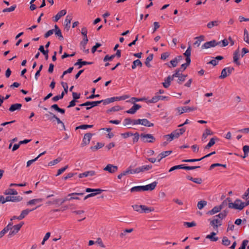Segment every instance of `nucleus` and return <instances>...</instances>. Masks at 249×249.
I'll list each match as a JSON object with an SVG mask.
<instances>
[{
  "instance_id": "1",
  "label": "nucleus",
  "mask_w": 249,
  "mask_h": 249,
  "mask_svg": "<svg viewBox=\"0 0 249 249\" xmlns=\"http://www.w3.org/2000/svg\"><path fill=\"white\" fill-rule=\"evenodd\" d=\"M133 209L140 213H149L154 211L153 207H148L145 205H134L132 206Z\"/></svg>"
},
{
  "instance_id": "2",
  "label": "nucleus",
  "mask_w": 249,
  "mask_h": 249,
  "mask_svg": "<svg viewBox=\"0 0 249 249\" xmlns=\"http://www.w3.org/2000/svg\"><path fill=\"white\" fill-rule=\"evenodd\" d=\"M236 202L238 203V205L237 204H231L230 206L231 207L234 208V209L242 210L245 207L249 205V200L246 202H242V200L240 199L237 198L236 199Z\"/></svg>"
},
{
  "instance_id": "3",
  "label": "nucleus",
  "mask_w": 249,
  "mask_h": 249,
  "mask_svg": "<svg viewBox=\"0 0 249 249\" xmlns=\"http://www.w3.org/2000/svg\"><path fill=\"white\" fill-rule=\"evenodd\" d=\"M141 141L143 142H154L156 141L155 138L151 134L141 133L140 134Z\"/></svg>"
},
{
  "instance_id": "4",
  "label": "nucleus",
  "mask_w": 249,
  "mask_h": 249,
  "mask_svg": "<svg viewBox=\"0 0 249 249\" xmlns=\"http://www.w3.org/2000/svg\"><path fill=\"white\" fill-rule=\"evenodd\" d=\"M24 222H21L19 224L12 226V230L10 231L8 235V237H11L12 236L16 235L20 230Z\"/></svg>"
},
{
  "instance_id": "5",
  "label": "nucleus",
  "mask_w": 249,
  "mask_h": 249,
  "mask_svg": "<svg viewBox=\"0 0 249 249\" xmlns=\"http://www.w3.org/2000/svg\"><path fill=\"white\" fill-rule=\"evenodd\" d=\"M233 67H227L223 69L221 71V75L219 76L220 79H224L229 75L232 71H234Z\"/></svg>"
},
{
  "instance_id": "6",
  "label": "nucleus",
  "mask_w": 249,
  "mask_h": 249,
  "mask_svg": "<svg viewBox=\"0 0 249 249\" xmlns=\"http://www.w3.org/2000/svg\"><path fill=\"white\" fill-rule=\"evenodd\" d=\"M50 115H52V117H51V118H48V120L52 121L53 119H54L57 121V123L58 124H61L62 128L60 129L61 130H65V125L64 124V123L55 114H54L52 112H49V113H46L45 115V116H49Z\"/></svg>"
},
{
  "instance_id": "7",
  "label": "nucleus",
  "mask_w": 249,
  "mask_h": 249,
  "mask_svg": "<svg viewBox=\"0 0 249 249\" xmlns=\"http://www.w3.org/2000/svg\"><path fill=\"white\" fill-rule=\"evenodd\" d=\"M221 41L217 42L215 40H213L210 41L205 42L201 47L202 49H208L211 47H214L219 45Z\"/></svg>"
},
{
  "instance_id": "8",
  "label": "nucleus",
  "mask_w": 249,
  "mask_h": 249,
  "mask_svg": "<svg viewBox=\"0 0 249 249\" xmlns=\"http://www.w3.org/2000/svg\"><path fill=\"white\" fill-rule=\"evenodd\" d=\"M237 204L238 205V203L236 202V200H235L234 203H232L231 202V199L230 197H227L226 199H225L221 204L219 205L220 207H221V210L223 208H224L225 207H226L228 205V207L229 208L231 209H234L233 207H231L230 206L231 204Z\"/></svg>"
},
{
  "instance_id": "9",
  "label": "nucleus",
  "mask_w": 249,
  "mask_h": 249,
  "mask_svg": "<svg viewBox=\"0 0 249 249\" xmlns=\"http://www.w3.org/2000/svg\"><path fill=\"white\" fill-rule=\"evenodd\" d=\"M114 102V99H113V97H111V98H107V99H106L105 100H100V101H94V102H92V103H91V104H92L91 105H94V106H98L99 104H100V103H103V105H107V104H109L111 103H112Z\"/></svg>"
},
{
  "instance_id": "10",
  "label": "nucleus",
  "mask_w": 249,
  "mask_h": 249,
  "mask_svg": "<svg viewBox=\"0 0 249 249\" xmlns=\"http://www.w3.org/2000/svg\"><path fill=\"white\" fill-rule=\"evenodd\" d=\"M114 102V99H113V97H111V98H107V99H106L105 100H100V101H94V102H92V103H91V104H92L91 105H94V106H98L99 104H100V103H103V105H107V104H109L111 103H112Z\"/></svg>"
},
{
  "instance_id": "11",
  "label": "nucleus",
  "mask_w": 249,
  "mask_h": 249,
  "mask_svg": "<svg viewBox=\"0 0 249 249\" xmlns=\"http://www.w3.org/2000/svg\"><path fill=\"white\" fill-rule=\"evenodd\" d=\"M196 109L197 108L196 107H190L188 106H185L183 107H178L177 108V110L179 111V110H181V111L179 113V115H180L184 112H188L196 110Z\"/></svg>"
},
{
  "instance_id": "12",
  "label": "nucleus",
  "mask_w": 249,
  "mask_h": 249,
  "mask_svg": "<svg viewBox=\"0 0 249 249\" xmlns=\"http://www.w3.org/2000/svg\"><path fill=\"white\" fill-rule=\"evenodd\" d=\"M92 134L90 133H87L84 135V138L81 143V146L84 147L89 143Z\"/></svg>"
},
{
  "instance_id": "13",
  "label": "nucleus",
  "mask_w": 249,
  "mask_h": 249,
  "mask_svg": "<svg viewBox=\"0 0 249 249\" xmlns=\"http://www.w3.org/2000/svg\"><path fill=\"white\" fill-rule=\"evenodd\" d=\"M104 170L107 171L110 173H114L118 170V166L111 164H108L104 168Z\"/></svg>"
},
{
  "instance_id": "14",
  "label": "nucleus",
  "mask_w": 249,
  "mask_h": 249,
  "mask_svg": "<svg viewBox=\"0 0 249 249\" xmlns=\"http://www.w3.org/2000/svg\"><path fill=\"white\" fill-rule=\"evenodd\" d=\"M240 51H239V48L236 50L235 52L233 53V62L235 63L237 66L240 65V62L239 61V59L240 58Z\"/></svg>"
},
{
  "instance_id": "15",
  "label": "nucleus",
  "mask_w": 249,
  "mask_h": 249,
  "mask_svg": "<svg viewBox=\"0 0 249 249\" xmlns=\"http://www.w3.org/2000/svg\"><path fill=\"white\" fill-rule=\"evenodd\" d=\"M152 168V165H143L142 166L136 168L135 169V172L136 174L139 173L140 172H143L145 171H148Z\"/></svg>"
},
{
  "instance_id": "16",
  "label": "nucleus",
  "mask_w": 249,
  "mask_h": 249,
  "mask_svg": "<svg viewBox=\"0 0 249 249\" xmlns=\"http://www.w3.org/2000/svg\"><path fill=\"white\" fill-rule=\"evenodd\" d=\"M40 206H41V205L36 207L35 208H34L32 210H29L28 209H27L23 210L21 212L20 214L18 216V220H22L25 217V216L27 215L30 212H32V211L36 210L37 208H38Z\"/></svg>"
},
{
  "instance_id": "17",
  "label": "nucleus",
  "mask_w": 249,
  "mask_h": 249,
  "mask_svg": "<svg viewBox=\"0 0 249 249\" xmlns=\"http://www.w3.org/2000/svg\"><path fill=\"white\" fill-rule=\"evenodd\" d=\"M23 198L22 196H6V200H8V201H11L13 202H18L21 201Z\"/></svg>"
},
{
  "instance_id": "18",
  "label": "nucleus",
  "mask_w": 249,
  "mask_h": 249,
  "mask_svg": "<svg viewBox=\"0 0 249 249\" xmlns=\"http://www.w3.org/2000/svg\"><path fill=\"white\" fill-rule=\"evenodd\" d=\"M93 63V62H88L83 61L82 59H78L77 61L74 64V66H78V69L81 68L82 66L87 65H91Z\"/></svg>"
},
{
  "instance_id": "19",
  "label": "nucleus",
  "mask_w": 249,
  "mask_h": 249,
  "mask_svg": "<svg viewBox=\"0 0 249 249\" xmlns=\"http://www.w3.org/2000/svg\"><path fill=\"white\" fill-rule=\"evenodd\" d=\"M186 131L185 127H182L180 129H177L173 131L172 133L175 136V138H178L180 135H182Z\"/></svg>"
},
{
  "instance_id": "20",
  "label": "nucleus",
  "mask_w": 249,
  "mask_h": 249,
  "mask_svg": "<svg viewBox=\"0 0 249 249\" xmlns=\"http://www.w3.org/2000/svg\"><path fill=\"white\" fill-rule=\"evenodd\" d=\"M141 108V105L134 103L133 107L129 110H126V112L128 114H134L137 111V110Z\"/></svg>"
},
{
  "instance_id": "21",
  "label": "nucleus",
  "mask_w": 249,
  "mask_h": 249,
  "mask_svg": "<svg viewBox=\"0 0 249 249\" xmlns=\"http://www.w3.org/2000/svg\"><path fill=\"white\" fill-rule=\"evenodd\" d=\"M96 175V172L94 171L91 170L86 171L83 173L79 174L78 175V177L79 178H82L84 177H87L88 176H93Z\"/></svg>"
},
{
  "instance_id": "22",
  "label": "nucleus",
  "mask_w": 249,
  "mask_h": 249,
  "mask_svg": "<svg viewBox=\"0 0 249 249\" xmlns=\"http://www.w3.org/2000/svg\"><path fill=\"white\" fill-rule=\"evenodd\" d=\"M22 107V104L20 103L14 104L11 105L9 108V111L14 112L16 110H20Z\"/></svg>"
},
{
  "instance_id": "23",
  "label": "nucleus",
  "mask_w": 249,
  "mask_h": 249,
  "mask_svg": "<svg viewBox=\"0 0 249 249\" xmlns=\"http://www.w3.org/2000/svg\"><path fill=\"white\" fill-rule=\"evenodd\" d=\"M72 17L71 15H67L64 21V26L65 28L68 31L71 27V22Z\"/></svg>"
},
{
  "instance_id": "24",
  "label": "nucleus",
  "mask_w": 249,
  "mask_h": 249,
  "mask_svg": "<svg viewBox=\"0 0 249 249\" xmlns=\"http://www.w3.org/2000/svg\"><path fill=\"white\" fill-rule=\"evenodd\" d=\"M229 213V210L227 209L224 210L222 212L216 215L213 216V218H219V219L223 220L228 215Z\"/></svg>"
},
{
  "instance_id": "25",
  "label": "nucleus",
  "mask_w": 249,
  "mask_h": 249,
  "mask_svg": "<svg viewBox=\"0 0 249 249\" xmlns=\"http://www.w3.org/2000/svg\"><path fill=\"white\" fill-rule=\"evenodd\" d=\"M192 48L190 45L188 47L186 51L183 53V55L186 57V61H189L191 62V53Z\"/></svg>"
},
{
  "instance_id": "26",
  "label": "nucleus",
  "mask_w": 249,
  "mask_h": 249,
  "mask_svg": "<svg viewBox=\"0 0 249 249\" xmlns=\"http://www.w3.org/2000/svg\"><path fill=\"white\" fill-rule=\"evenodd\" d=\"M67 13V11L66 10H62L58 12V13L54 17V19L53 21L54 22H57L62 17L65 15Z\"/></svg>"
},
{
  "instance_id": "27",
  "label": "nucleus",
  "mask_w": 249,
  "mask_h": 249,
  "mask_svg": "<svg viewBox=\"0 0 249 249\" xmlns=\"http://www.w3.org/2000/svg\"><path fill=\"white\" fill-rule=\"evenodd\" d=\"M221 210L219 205L214 207L211 210L208 211L206 213L209 215H213L216 213Z\"/></svg>"
},
{
  "instance_id": "28",
  "label": "nucleus",
  "mask_w": 249,
  "mask_h": 249,
  "mask_svg": "<svg viewBox=\"0 0 249 249\" xmlns=\"http://www.w3.org/2000/svg\"><path fill=\"white\" fill-rule=\"evenodd\" d=\"M157 184V183L155 181L148 185L143 186L144 191L153 190L155 188Z\"/></svg>"
},
{
  "instance_id": "29",
  "label": "nucleus",
  "mask_w": 249,
  "mask_h": 249,
  "mask_svg": "<svg viewBox=\"0 0 249 249\" xmlns=\"http://www.w3.org/2000/svg\"><path fill=\"white\" fill-rule=\"evenodd\" d=\"M221 23V21L219 20H215L213 21H212L209 22L207 24V27L209 29H212L214 26H217L219 25V24Z\"/></svg>"
},
{
  "instance_id": "30",
  "label": "nucleus",
  "mask_w": 249,
  "mask_h": 249,
  "mask_svg": "<svg viewBox=\"0 0 249 249\" xmlns=\"http://www.w3.org/2000/svg\"><path fill=\"white\" fill-rule=\"evenodd\" d=\"M208 221L210 222V225L213 227L214 230L216 231L217 232H218V230L217 225L215 222V218L213 217V219L210 218L208 219Z\"/></svg>"
},
{
  "instance_id": "31",
  "label": "nucleus",
  "mask_w": 249,
  "mask_h": 249,
  "mask_svg": "<svg viewBox=\"0 0 249 249\" xmlns=\"http://www.w3.org/2000/svg\"><path fill=\"white\" fill-rule=\"evenodd\" d=\"M172 153V151H171V150L166 151H163V152H161L158 156V158L160 157V159L158 160V161L159 162L160 161L161 159L168 156Z\"/></svg>"
},
{
  "instance_id": "32",
  "label": "nucleus",
  "mask_w": 249,
  "mask_h": 249,
  "mask_svg": "<svg viewBox=\"0 0 249 249\" xmlns=\"http://www.w3.org/2000/svg\"><path fill=\"white\" fill-rule=\"evenodd\" d=\"M5 195L11 196V195H17L18 192L14 189L9 188L5 191L3 193Z\"/></svg>"
},
{
  "instance_id": "33",
  "label": "nucleus",
  "mask_w": 249,
  "mask_h": 249,
  "mask_svg": "<svg viewBox=\"0 0 249 249\" xmlns=\"http://www.w3.org/2000/svg\"><path fill=\"white\" fill-rule=\"evenodd\" d=\"M216 140H218V139L216 137L211 138L209 143L205 146V149H209L210 147L213 146L215 144Z\"/></svg>"
},
{
  "instance_id": "34",
  "label": "nucleus",
  "mask_w": 249,
  "mask_h": 249,
  "mask_svg": "<svg viewBox=\"0 0 249 249\" xmlns=\"http://www.w3.org/2000/svg\"><path fill=\"white\" fill-rule=\"evenodd\" d=\"M92 102H94V101H87L84 103L79 105V106L80 107L87 106V107L86 108V110H89V109H91L92 107L96 106H94H94L91 105L92 104H91V103H92Z\"/></svg>"
},
{
  "instance_id": "35",
  "label": "nucleus",
  "mask_w": 249,
  "mask_h": 249,
  "mask_svg": "<svg viewBox=\"0 0 249 249\" xmlns=\"http://www.w3.org/2000/svg\"><path fill=\"white\" fill-rule=\"evenodd\" d=\"M217 232H212L210 234L207 235L206 236V238L210 239L212 241L216 242L218 240V238L217 237H215L214 236L216 234Z\"/></svg>"
},
{
  "instance_id": "36",
  "label": "nucleus",
  "mask_w": 249,
  "mask_h": 249,
  "mask_svg": "<svg viewBox=\"0 0 249 249\" xmlns=\"http://www.w3.org/2000/svg\"><path fill=\"white\" fill-rule=\"evenodd\" d=\"M186 178L188 180H191L198 184H201L202 182V179H201V178H194L189 176H187Z\"/></svg>"
},
{
  "instance_id": "37",
  "label": "nucleus",
  "mask_w": 249,
  "mask_h": 249,
  "mask_svg": "<svg viewBox=\"0 0 249 249\" xmlns=\"http://www.w3.org/2000/svg\"><path fill=\"white\" fill-rule=\"evenodd\" d=\"M51 108L53 109L61 114H64L65 112V110L64 109L60 108L57 104L53 105L51 107Z\"/></svg>"
},
{
  "instance_id": "38",
  "label": "nucleus",
  "mask_w": 249,
  "mask_h": 249,
  "mask_svg": "<svg viewBox=\"0 0 249 249\" xmlns=\"http://www.w3.org/2000/svg\"><path fill=\"white\" fill-rule=\"evenodd\" d=\"M144 191L143 186H137L133 187L130 189V192L131 193L136 192H142Z\"/></svg>"
},
{
  "instance_id": "39",
  "label": "nucleus",
  "mask_w": 249,
  "mask_h": 249,
  "mask_svg": "<svg viewBox=\"0 0 249 249\" xmlns=\"http://www.w3.org/2000/svg\"><path fill=\"white\" fill-rule=\"evenodd\" d=\"M137 66L139 67H142V62L139 59H137L134 60L133 62L131 68L132 69H135Z\"/></svg>"
},
{
  "instance_id": "40",
  "label": "nucleus",
  "mask_w": 249,
  "mask_h": 249,
  "mask_svg": "<svg viewBox=\"0 0 249 249\" xmlns=\"http://www.w3.org/2000/svg\"><path fill=\"white\" fill-rule=\"evenodd\" d=\"M153 58V54H150L146 58L145 64L148 67L150 68L151 67V65L150 64V62L152 60Z\"/></svg>"
},
{
  "instance_id": "41",
  "label": "nucleus",
  "mask_w": 249,
  "mask_h": 249,
  "mask_svg": "<svg viewBox=\"0 0 249 249\" xmlns=\"http://www.w3.org/2000/svg\"><path fill=\"white\" fill-rule=\"evenodd\" d=\"M43 198H41L33 199L29 200L27 202V205H34V204H36L37 203L41 202L43 201Z\"/></svg>"
},
{
  "instance_id": "42",
  "label": "nucleus",
  "mask_w": 249,
  "mask_h": 249,
  "mask_svg": "<svg viewBox=\"0 0 249 249\" xmlns=\"http://www.w3.org/2000/svg\"><path fill=\"white\" fill-rule=\"evenodd\" d=\"M122 109V108L121 107L117 105V106H114V107H112L111 108L107 109V113H109L111 112L118 111H119Z\"/></svg>"
},
{
  "instance_id": "43",
  "label": "nucleus",
  "mask_w": 249,
  "mask_h": 249,
  "mask_svg": "<svg viewBox=\"0 0 249 249\" xmlns=\"http://www.w3.org/2000/svg\"><path fill=\"white\" fill-rule=\"evenodd\" d=\"M131 166H130L125 171L122 172L124 176L128 174H136L135 169H131Z\"/></svg>"
},
{
  "instance_id": "44",
  "label": "nucleus",
  "mask_w": 249,
  "mask_h": 249,
  "mask_svg": "<svg viewBox=\"0 0 249 249\" xmlns=\"http://www.w3.org/2000/svg\"><path fill=\"white\" fill-rule=\"evenodd\" d=\"M142 125L147 127H152L154 125L153 123L150 122L146 119H142Z\"/></svg>"
},
{
  "instance_id": "45",
  "label": "nucleus",
  "mask_w": 249,
  "mask_h": 249,
  "mask_svg": "<svg viewBox=\"0 0 249 249\" xmlns=\"http://www.w3.org/2000/svg\"><path fill=\"white\" fill-rule=\"evenodd\" d=\"M177 60L174 58L173 60H171L169 63H166L165 64L169 67H176L178 65Z\"/></svg>"
},
{
  "instance_id": "46",
  "label": "nucleus",
  "mask_w": 249,
  "mask_h": 249,
  "mask_svg": "<svg viewBox=\"0 0 249 249\" xmlns=\"http://www.w3.org/2000/svg\"><path fill=\"white\" fill-rule=\"evenodd\" d=\"M191 62L189 61H186V63L182 64L179 68L178 69L180 71H184L187 67H188L190 65Z\"/></svg>"
},
{
  "instance_id": "47",
  "label": "nucleus",
  "mask_w": 249,
  "mask_h": 249,
  "mask_svg": "<svg viewBox=\"0 0 249 249\" xmlns=\"http://www.w3.org/2000/svg\"><path fill=\"white\" fill-rule=\"evenodd\" d=\"M213 134V132L208 128L206 129L205 132L202 135V140L205 139L208 135H212Z\"/></svg>"
},
{
  "instance_id": "48",
  "label": "nucleus",
  "mask_w": 249,
  "mask_h": 249,
  "mask_svg": "<svg viewBox=\"0 0 249 249\" xmlns=\"http://www.w3.org/2000/svg\"><path fill=\"white\" fill-rule=\"evenodd\" d=\"M93 125L92 124H82L79 126H78L76 127L75 129H86L88 128H90L93 127Z\"/></svg>"
},
{
  "instance_id": "49",
  "label": "nucleus",
  "mask_w": 249,
  "mask_h": 249,
  "mask_svg": "<svg viewBox=\"0 0 249 249\" xmlns=\"http://www.w3.org/2000/svg\"><path fill=\"white\" fill-rule=\"evenodd\" d=\"M104 146V143L98 142L96 145L94 146H91L90 149L93 151H95L103 147Z\"/></svg>"
},
{
  "instance_id": "50",
  "label": "nucleus",
  "mask_w": 249,
  "mask_h": 249,
  "mask_svg": "<svg viewBox=\"0 0 249 249\" xmlns=\"http://www.w3.org/2000/svg\"><path fill=\"white\" fill-rule=\"evenodd\" d=\"M61 160H62V158L60 157H58L57 159H56L52 161H50L48 163V165L49 166L54 165L58 163L59 162H60L61 161Z\"/></svg>"
},
{
  "instance_id": "51",
  "label": "nucleus",
  "mask_w": 249,
  "mask_h": 249,
  "mask_svg": "<svg viewBox=\"0 0 249 249\" xmlns=\"http://www.w3.org/2000/svg\"><path fill=\"white\" fill-rule=\"evenodd\" d=\"M129 98V96L127 95H124L119 97H113L114 101L124 100Z\"/></svg>"
},
{
  "instance_id": "52",
  "label": "nucleus",
  "mask_w": 249,
  "mask_h": 249,
  "mask_svg": "<svg viewBox=\"0 0 249 249\" xmlns=\"http://www.w3.org/2000/svg\"><path fill=\"white\" fill-rule=\"evenodd\" d=\"M244 40L249 44V34L246 29L244 31Z\"/></svg>"
},
{
  "instance_id": "53",
  "label": "nucleus",
  "mask_w": 249,
  "mask_h": 249,
  "mask_svg": "<svg viewBox=\"0 0 249 249\" xmlns=\"http://www.w3.org/2000/svg\"><path fill=\"white\" fill-rule=\"evenodd\" d=\"M207 201L205 200H201L197 203V207L199 210L202 209L206 205Z\"/></svg>"
},
{
  "instance_id": "54",
  "label": "nucleus",
  "mask_w": 249,
  "mask_h": 249,
  "mask_svg": "<svg viewBox=\"0 0 249 249\" xmlns=\"http://www.w3.org/2000/svg\"><path fill=\"white\" fill-rule=\"evenodd\" d=\"M243 150L244 152V155L242 157L243 158H245L248 156V153H249V145L244 146L243 147Z\"/></svg>"
},
{
  "instance_id": "55",
  "label": "nucleus",
  "mask_w": 249,
  "mask_h": 249,
  "mask_svg": "<svg viewBox=\"0 0 249 249\" xmlns=\"http://www.w3.org/2000/svg\"><path fill=\"white\" fill-rule=\"evenodd\" d=\"M222 244L225 246H228L230 245L231 241L227 237L224 236L223 237Z\"/></svg>"
},
{
  "instance_id": "56",
  "label": "nucleus",
  "mask_w": 249,
  "mask_h": 249,
  "mask_svg": "<svg viewBox=\"0 0 249 249\" xmlns=\"http://www.w3.org/2000/svg\"><path fill=\"white\" fill-rule=\"evenodd\" d=\"M64 96V92H62L61 94L60 95H56V96H55L54 97H53L52 100L54 102H56L57 101H58L59 99H61L63 98Z\"/></svg>"
},
{
  "instance_id": "57",
  "label": "nucleus",
  "mask_w": 249,
  "mask_h": 249,
  "mask_svg": "<svg viewBox=\"0 0 249 249\" xmlns=\"http://www.w3.org/2000/svg\"><path fill=\"white\" fill-rule=\"evenodd\" d=\"M62 86L64 88L63 91L62 92H64L65 94H67L68 92V85L66 82H61V83Z\"/></svg>"
},
{
  "instance_id": "58",
  "label": "nucleus",
  "mask_w": 249,
  "mask_h": 249,
  "mask_svg": "<svg viewBox=\"0 0 249 249\" xmlns=\"http://www.w3.org/2000/svg\"><path fill=\"white\" fill-rule=\"evenodd\" d=\"M55 36L58 37L60 40H63L64 39L63 36L60 30H57L55 32Z\"/></svg>"
},
{
  "instance_id": "59",
  "label": "nucleus",
  "mask_w": 249,
  "mask_h": 249,
  "mask_svg": "<svg viewBox=\"0 0 249 249\" xmlns=\"http://www.w3.org/2000/svg\"><path fill=\"white\" fill-rule=\"evenodd\" d=\"M16 7H17L16 5H12L9 8H6L3 9L2 12L3 13L12 12L15 10Z\"/></svg>"
},
{
  "instance_id": "60",
  "label": "nucleus",
  "mask_w": 249,
  "mask_h": 249,
  "mask_svg": "<svg viewBox=\"0 0 249 249\" xmlns=\"http://www.w3.org/2000/svg\"><path fill=\"white\" fill-rule=\"evenodd\" d=\"M164 137L166 139L167 142H171L174 139V138H175V136L172 133L170 134L164 135Z\"/></svg>"
},
{
  "instance_id": "61",
  "label": "nucleus",
  "mask_w": 249,
  "mask_h": 249,
  "mask_svg": "<svg viewBox=\"0 0 249 249\" xmlns=\"http://www.w3.org/2000/svg\"><path fill=\"white\" fill-rule=\"evenodd\" d=\"M133 124V120H132L131 118H127L124 120V126H126V125L129 124Z\"/></svg>"
},
{
  "instance_id": "62",
  "label": "nucleus",
  "mask_w": 249,
  "mask_h": 249,
  "mask_svg": "<svg viewBox=\"0 0 249 249\" xmlns=\"http://www.w3.org/2000/svg\"><path fill=\"white\" fill-rule=\"evenodd\" d=\"M115 57V55L113 54L109 56V55H106L104 57L103 59V61L104 62H107V61H111Z\"/></svg>"
},
{
  "instance_id": "63",
  "label": "nucleus",
  "mask_w": 249,
  "mask_h": 249,
  "mask_svg": "<svg viewBox=\"0 0 249 249\" xmlns=\"http://www.w3.org/2000/svg\"><path fill=\"white\" fill-rule=\"evenodd\" d=\"M134 138H133V143L137 142L140 138V135L138 132H136L135 133L133 134Z\"/></svg>"
},
{
  "instance_id": "64",
  "label": "nucleus",
  "mask_w": 249,
  "mask_h": 249,
  "mask_svg": "<svg viewBox=\"0 0 249 249\" xmlns=\"http://www.w3.org/2000/svg\"><path fill=\"white\" fill-rule=\"evenodd\" d=\"M159 97L158 95H156L155 96L153 97L150 100H149L148 102L150 103H155L159 101Z\"/></svg>"
}]
</instances>
